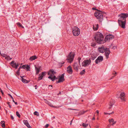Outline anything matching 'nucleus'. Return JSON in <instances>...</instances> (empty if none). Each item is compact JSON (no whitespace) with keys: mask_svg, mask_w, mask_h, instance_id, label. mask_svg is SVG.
<instances>
[{"mask_svg":"<svg viewBox=\"0 0 128 128\" xmlns=\"http://www.w3.org/2000/svg\"><path fill=\"white\" fill-rule=\"evenodd\" d=\"M5 84L6 85V86L7 88H8L7 84L6 83H5Z\"/></svg>","mask_w":128,"mask_h":128,"instance_id":"60","label":"nucleus"},{"mask_svg":"<svg viewBox=\"0 0 128 128\" xmlns=\"http://www.w3.org/2000/svg\"><path fill=\"white\" fill-rule=\"evenodd\" d=\"M2 127L3 128H4L5 127V124H3L2 125Z\"/></svg>","mask_w":128,"mask_h":128,"instance_id":"47","label":"nucleus"},{"mask_svg":"<svg viewBox=\"0 0 128 128\" xmlns=\"http://www.w3.org/2000/svg\"><path fill=\"white\" fill-rule=\"evenodd\" d=\"M92 9L93 10H98L97 9H96V8H92Z\"/></svg>","mask_w":128,"mask_h":128,"instance_id":"56","label":"nucleus"},{"mask_svg":"<svg viewBox=\"0 0 128 128\" xmlns=\"http://www.w3.org/2000/svg\"><path fill=\"white\" fill-rule=\"evenodd\" d=\"M86 112H87V111L84 112V113H85Z\"/></svg>","mask_w":128,"mask_h":128,"instance_id":"64","label":"nucleus"},{"mask_svg":"<svg viewBox=\"0 0 128 128\" xmlns=\"http://www.w3.org/2000/svg\"><path fill=\"white\" fill-rule=\"evenodd\" d=\"M95 117H94H94L93 118H92V120H95Z\"/></svg>","mask_w":128,"mask_h":128,"instance_id":"58","label":"nucleus"},{"mask_svg":"<svg viewBox=\"0 0 128 128\" xmlns=\"http://www.w3.org/2000/svg\"><path fill=\"white\" fill-rule=\"evenodd\" d=\"M116 122V121H114L112 122L113 123L112 124V125L113 126L114 124H115Z\"/></svg>","mask_w":128,"mask_h":128,"instance_id":"39","label":"nucleus"},{"mask_svg":"<svg viewBox=\"0 0 128 128\" xmlns=\"http://www.w3.org/2000/svg\"><path fill=\"white\" fill-rule=\"evenodd\" d=\"M12 100L13 102L15 103V104H16V105L17 104H17V102H15V101L14 100V99H12Z\"/></svg>","mask_w":128,"mask_h":128,"instance_id":"46","label":"nucleus"},{"mask_svg":"<svg viewBox=\"0 0 128 128\" xmlns=\"http://www.w3.org/2000/svg\"><path fill=\"white\" fill-rule=\"evenodd\" d=\"M58 79V78L56 77L55 76H53V77H52V78L51 79V80L52 81H53L54 80Z\"/></svg>","mask_w":128,"mask_h":128,"instance_id":"30","label":"nucleus"},{"mask_svg":"<svg viewBox=\"0 0 128 128\" xmlns=\"http://www.w3.org/2000/svg\"><path fill=\"white\" fill-rule=\"evenodd\" d=\"M35 70L36 71V75H38L39 73L40 69V67H38L36 66H35Z\"/></svg>","mask_w":128,"mask_h":128,"instance_id":"19","label":"nucleus"},{"mask_svg":"<svg viewBox=\"0 0 128 128\" xmlns=\"http://www.w3.org/2000/svg\"><path fill=\"white\" fill-rule=\"evenodd\" d=\"M68 110H77L76 109H72V108H68Z\"/></svg>","mask_w":128,"mask_h":128,"instance_id":"44","label":"nucleus"},{"mask_svg":"<svg viewBox=\"0 0 128 128\" xmlns=\"http://www.w3.org/2000/svg\"><path fill=\"white\" fill-rule=\"evenodd\" d=\"M114 112H112L111 113H110L109 114H114Z\"/></svg>","mask_w":128,"mask_h":128,"instance_id":"54","label":"nucleus"},{"mask_svg":"<svg viewBox=\"0 0 128 128\" xmlns=\"http://www.w3.org/2000/svg\"><path fill=\"white\" fill-rule=\"evenodd\" d=\"M125 94L124 92H122L120 95V98L121 99L122 102L126 101V100L125 98Z\"/></svg>","mask_w":128,"mask_h":128,"instance_id":"10","label":"nucleus"},{"mask_svg":"<svg viewBox=\"0 0 128 128\" xmlns=\"http://www.w3.org/2000/svg\"><path fill=\"white\" fill-rule=\"evenodd\" d=\"M64 63V62H63L62 63V64H63Z\"/></svg>","mask_w":128,"mask_h":128,"instance_id":"62","label":"nucleus"},{"mask_svg":"<svg viewBox=\"0 0 128 128\" xmlns=\"http://www.w3.org/2000/svg\"><path fill=\"white\" fill-rule=\"evenodd\" d=\"M23 122H24V124L28 128H30V126L27 120H23Z\"/></svg>","mask_w":128,"mask_h":128,"instance_id":"21","label":"nucleus"},{"mask_svg":"<svg viewBox=\"0 0 128 128\" xmlns=\"http://www.w3.org/2000/svg\"><path fill=\"white\" fill-rule=\"evenodd\" d=\"M98 28V24L95 25L93 26V28L94 30H97Z\"/></svg>","mask_w":128,"mask_h":128,"instance_id":"23","label":"nucleus"},{"mask_svg":"<svg viewBox=\"0 0 128 128\" xmlns=\"http://www.w3.org/2000/svg\"><path fill=\"white\" fill-rule=\"evenodd\" d=\"M120 18L118 20L119 25L122 28H124L126 22V18L128 17V14L122 13L118 15Z\"/></svg>","mask_w":128,"mask_h":128,"instance_id":"1","label":"nucleus"},{"mask_svg":"<svg viewBox=\"0 0 128 128\" xmlns=\"http://www.w3.org/2000/svg\"><path fill=\"white\" fill-rule=\"evenodd\" d=\"M96 128H99V126H96Z\"/></svg>","mask_w":128,"mask_h":128,"instance_id":"59","label":"nucleus"},{"mask_svg":"<svg viewBox=\"0 0 128 128\" xmlns=\"http://www.w3.org/2000/svg\"><path fill=\"white\" fill-rule=\"evenodd\" d=\"M117 74L116 72L115 71H114L112 73L113 74Z\"/></svg>","mask_w":128,"mask_h":128,"instance_id":"50","label":"nucleus"},{"mask_svg":"<svg viewBox=\"0 0 128 128\" xmlns=\"http://www.w3.org/2000/svg\"><path fill=\"white\" fill-rule=\"evenodd\" d=\"M72 121H73V120H71L70 121V125H72Z\"/></svg>","mask_w":128,"mask_h":128,"instance_id":"53","label":"nucleus"},{"mask_svg":"<svg viewBox=\"0 0 128 128\" xmlns=\"http://www.w3.org/2000/svg\"><path fill=\"white\" fill-rule=\"evenodd\" d=\"M96 45V44L94 42H92L91 44V46H94Z\"/></svg>","mask_w":128,"mask_h":128,"instance_id":"38","label":"nucleus"},{"mask_svg":"<svg viewBox=\"0 0 128 128\" xmlns=\"http://www.w3.org/2000/svg\"><path fill=\"white\" fill-rule=\"evenodd\" d=\"M114 36L112 34H109L107 35L105 37L104 40L105 42L109 41L114 38Z\"/></svg>","mask_w":128,"mask_h":128,"instance_id":"8","label":"nucleus"},{"mask_svg":"<svg viewBox=\"0 0 128 128\" xmlns=\"http://www.w3.org/2000/svg\"><path fill=\"white\" fill-rule=\"evenodd\" d=\"M73 66L74 70L77 72H78V68L79 67L78 64L76 62H74V64Z\"/></svg>","mask_w":128,"mask_h":128,"instance_id":"14","label":"nucleus"},{"mask_svg":"<svg viewBox=\"0 0 128 128\" xmlns=\"http://www.w3.org/2000/svg\"><path fill=\"white\" fill-rule=\"evenodd\" d=\"M19 72L20 71H17L16 72V73L18 76H19L20 75V73Z\"/></svg>","mask_w":128,"mask_h":128,"instance_id":"45","label":"nucleus"},{"mask_svg":"<svg viewBox=\"0 0 128 128\" xmlns=\"http://www.w3.org/2000/svg\"><path fill=\"white\" fill-rule=\"evenodd\" d=\"M67 72L70 74H72L73 72L72 68L70 66L67 67Z\"/></svg>","mask_w":128,"mask_h":128,"instance_id":"16","label":"nucleus"},{"mask_svg":"<svg viewBox=\"0 0 128 128\" xmlns=\"http://www.w3.org/2000/svg\"><path fill=\"white\" fill-rule=\"evenodd\" d=\"M6 113H7V111L6 110Z\"/></svg>","mask_w":128,"mask_h":128,"instance_id":"63","label":"nucleus"},{"mask_svg":"<svg viewBox=\"0 0 128 128\" xmlns=\"http://www.w3.org/2000/svg\"><path fill=\"white\" fill-rule=\"evenodd\" d=\"M10 65L13 68L16 69L17 68L19 64L17 63L14 62V61H12L10 63Z\"/></svg>","mask_w":128,"mask_h":128,"instance_id":"9","label":"nucleus"},{"mask_svg":"<svg viewBox=\"0 0 128 128\" xmlns=\"http://www.w3.org/2000/svg\"><path fill=\"white\" fill-rule=\"evenodd\" d=\"M108 49V48H104V47L103 46L98 48V50L100 52L102 53H104Z\"/></svg>","mask_w":128,"mask_h":128,"instance_id":"11","label":"nucleus"},{"mask_svg":"<svg viewBox=\"0 0 128 128\" xmlns=\"http://www.w3.org/2000/svg\"><path fill=\"white\" fill-rule=\"evenodd\" d=\"M99 12H96L94 14V15L96 16V17L98 18L99 21L100 22L102 21L103 20V14L100 12H102L100 11H98Z\"/></svg>","mask_w":128,"mask_h":128,"instance_id":"4","label":"nucleus"},{"mask_svg":"<svg viewBox=\"0 0 128 128\" xmlns=\"http://www.w3.org/2000/svg\"><path fill=\"white\" fill-rule=\"evenodd\" d=\"M5 58L8 60H10L12 59V58H10L9 56H8L7 55L6 56Z\"/></svg>","mask_w":128,"mask_h":128,"instance_id":"26","label":"nucleus"},{"mask_svg":"<svg viewBox=\"0 0 128 128\" xmlns=\"http://www.w3.org/2000/svg\"><path fill=\"white\" fill-rule=\"evenodd\" d=\"M34 114L35 115H36L37 116H38L39 115L38 113L36 111L34 112Z\"/></svg>","mask_w":128,"mask_h":128,"instance_id":"33","label":"nucleus"},{"mask_svg":"<svg viewBox=\"0 0 128 128\" xmlns=\"http://www.w3.org/2000/svg\"><path fill=\"white\" fill-rule=\"evenodd\" d=\"M72 32L74 36H77L80 34V29L77 27L75 26L72 28Z\"/></svg>","mask_w":128,"mask_h":128,"instance_id":"5","label":"nucleus"},{"mask_svg":"<svg viewBox=\"0 0 128 128\" xmlns=\"http://www.w3.org/2000/svg\"><path fill=\"white\" fill-rule=\"evenodd\" d=\"M49 126V124H46L45 126V127L46 128H47L48 127V126Z\"/></svg>","mask_w":128,"mask_h":128,"instance_id":"49","label":"nucleus"},{"mask_svg":"<svg viewBox=\"0 0 128 128\" xmlns=\"http://www.w3.org/2000/svg\"><path fill=\"white\" fill-rule=\"evenodd\" d=\"M16 24L18 26H19L22 27V28H24V27L22 26V24L19 22H18Z\"/></svg>","mask_w":128,"mask_h":128,"instance_id":"28","label":"nucleus"},{"mask_svg":"<svg viewBox=\"0 0 128 128\" xmlns=\"http://www.w3.org/2000/svg\"><path fill=\"white\" fill-rule=\"evenodd\" d=\"M26 68L27 70V71H30V67L28 65H26Z\"/></svg>","mask_w":128,"mask_h":128,"instance_id":"27","label":"nucleus"},{"mask_svg":"<svg viewBox=\"0 0 128 128\" xmlns=\"http://www.w3.org/2000/svg\"><path fill=\"white\" fill-rule=\"evenodd\" d=\"M21 68V66H20L19 68L18 69V71H20V68Z\"/></svg>","mask_w":128,"mask_h":128,"instance_id":"51","label":"nucleus"},{"mask_svg":"<svg viewBox=\"0 0 128 128\" xmlns=\"http://www.w3.org/2000/svg\"><path fill=\"white\" fill-rule=\"evenodd\" d=\"M108 114V113H106L105 112H104V114L105 115Z\"/></svg>","mask_w":128,"mask_h":128,"instance_id":"55","label":"nucleus"},{"mask_svg":"<svg viewBox=\"0 0 128 128\" xmlns=\"http://www.w3.org/2000/svg\"><path fill=\"white\" fill-rule=\"evenodd\" d=\"M11 119L13 120H14V118L13 117V116H12V115H11Z\"/></svg>","mask_w":128,"mask_h":128,"instance_id":"43","label":"nucleus"},{"mask_svg":"<svg viewBox=\"0 0 128 128\" xmlns=\"http://www.w3.org/2000/svg\"><path fill=\"white\" fill-rule=\"evenodd\" d=\"M45 102L48 104L49 106H50L54 107V106H53L52 104L50 103V102L48 101V100H46L45 101Z\"/></svg>","mask_w":128,"mask_h":128,"instance_id":"25","label":"nucleus"},{"mask_svg":"<svg viewBox=\"0 0 128 128\" xmlns=\"http://www.w3.org/2000/svg\"><path fill=\"white\" fill-rule=\"evenodd\" d=\"M26 65H23L21 67V68H22L23 69H24L26 68Z\"/></svg>","mask_w":128,"mask_h":128,"instance_id":"36","label":"nucleus"},{"mask_svg":"<svg viewBox=\"0 0 128 128\" xmlns=\"http://www.w3.org/2000/svg\"><path fill=\"white\" fill-rule=\"evenodd\" d=\"M64 73L62 74L61 76H60V77L59 78L58 80V81H56V84H58L60 82H63L65 80L64 77Z\"/></svg>","mask_w":128,"mask_h":128,"instance_id":"7","label":"nucleus"},{"mask_svg":"<svg viewBox=\"0 0 128 128\" xmlns=\"http://www.w3.org/2000/svg\"><path fill=\"white\" fill-rule=\"evenodd\" d=\"M16 116L18 117V118H20V114H19L18 112V111H16Z\"/></svg>","mask_w":128,"mask_h":128,"instance_id":"35","label":"nucleus"},{"mask_svg":"<svg viewBox=\"0 0 128 128\" xmlns=\"http://www.w3.org/2000/svg\"><path fill=\"white\" fill-rule=\"evenodd\" d=\"M0 92H1V93H2V95H3L4 94V92H3V91H2V90H1V91H0Z\"/></svg>","mask_w":128,"mask_h":128,"instance_id":"52","label":"nucleus"},{"mask_svg":"<svg viewBox=\"0 0 128 128\" xmlns=\"http://www.w3.org/2000/svg\"><path fill=\"white\" fill-rule=\"evenodd\" d=\"M10 102H7V104H8V106H9L10 108H11V106L10 104Z\"/></svg>","mask_w":128,"mask_h":128,"instance_id":"40","label":"nucleus"},{"mask_svg":"<svg viewBox=\"0 0 128 128\" xmlns=\"http://www.w3.org/2000/svg\"><path fill=\"white\" fill-rule=\"evenodd\" d=\"M50 76L48 77V78L49 79L51 80V79L52 78V77H51L52 76H51V75H50Z\"/></svg>","mask_w":128,"mask_h":128,"instance_id":"48","label":"nucleus"},{"mask_svg":"<svg viewBox=\"0 0 128 128\" xmlns=\"http://www.w3.org/2000/svg\"><path fill=\"white\" fill-rule=\"evenodd\" d=\"M85 70H84L80 72V74L81 75H82L84 74L85 73Z\"/></svg>","mask_w":128,"mask_h":128,"instance_id":"29","label":"nucleus"},{"mask_svg":"<svg viewBox=\"0 0 128 128\" xmlns=\"http://www.w3.org/2000/svg\"><path fill=\"white\" fill-rule=\"evenodd\" d=\"M82 126L84 128H86L88 126V124H86L85 123H83L82 124Z\"/></svg>","mask_w":128,"mask_h":128,"instance_id":"34","label":"nucleus"},{"mask_svg":"<svg viewBox=\"0 0 128 128\" xmlns=\"http://www.w3.org/2000/svg\"><path fill=\"white\" fill-rule=\"evenodd\" d=\"M103 60V57L102 56H99L95 61L96 64H98V62H102Z\"/></svg>","mask_w":128,"mask_h":128,"instance_id":"12","label":"nucleus"},{"mask_svg":"<svg viewBox=\"0 0 128 128\" xmlns=\"http://www.w3.org/2000/svg\"><path fill=\"white\" fill-rule=\"evenodd\" d=\"M8 95L10 96V97H11V98L12 99H14L13 98V97L10 94H8Z\"/></svg>","mask_w":128,"mask_h":128,"instance_id":"42","label":"nucleus"},{"mask_svg":"<svg viewBox=\"0 0 128 128\" xmlns=\"http://www.w3.org/2000/svg\"><path fill=\"white\" fill-rule=\"evenodd\" d=\"M46 72H42L41 73L39 74V77L38 78V80H42L44 76L46 75Z\"/></svg>","mask_w":128,"mask_h":128,"instance_id":"13","label":"nucleus"},{"mask_svg":"<svg viewBox=\"0 0 128 128\" xmlns=\"http://www.w3.org/2000/svg\"><path fill=\"white\" fill-rule=\"evenodd\" d=\"M49 86H51V87H52V85H49Z\"/></svg>","mask_w":128,"mask_h":128,"instance_id":"61","label":"nucleus"},{"mask_svg":"<svg viewBox=\"0 0 128 128\" xmlns=\"http://www.w3.org/2000/svg\"><path fill=\"white\" fill-rule=\"evenodd\" d=\"M56 72L53 69L50 70L48 72V75H51V76H53Z\"/></svg>","mask_w":128,"mask_h":128,"instance_id":"15","label":"nucleus"},{"mask_svg":"<svg viewBox=\"0 0 128 128\" xmlns=\"http://www.w3.org/2000/svg\"><path fill=\"white\" fill-rule=\"evenodd\" d=\"M22 81L24 83H28L30 82V81L28 80L23 78H22Z\"/></svg>","mask_w":128,"mask_h":128,"instance_id":"24","label":"nucleus"},{"mask_svg":"<svg viewBox=\"0 0 128 128\" xmlns=\"http://www.w3.org/2000/svg\"><path fill=\"white\" fill-rule=\"evenodd\" d=\"M96 113L98 114H99V111L98 110H96Z\"/></svg>","mask_w":128,"mask_h":128,"instance_id":"57","label":"nucleus"},{"mask_svg":"<svg viewBox=\"0 0 128 128\" xmlns=\"http://www.w3.org/2000/svg\"><path fill=\"white\" fill-rule=\"evenodd\" d=\"M115 103V100H112L110 101L109 104V105L110 106L109 108L110 109L112 107L113 105Z\"/></svg>","mask_w":128,"mask_h":128,"instance_id":"18","label":"nucleus"},{"mask_svg":"<svg viewBox=\"0 0 128 128\" xmlns=\"http://www.w3.org/2000/svg\"><path fill=\"white\" fill-rule=\"evenodd\" d=\"M91 63V60L90 58L88 60H84L82 63V66L86 67L88 66Z\"/></svg>","mask_w":128,"mask_h":128,"instance_id":"6","label":"nucleus"},{"mask_svg":"<svg viewBox=\"0 0 128 128\" xmlns=\"http://www.w3.org/2000/svg\"><path fill=\"white\" fill-rule=\"evenodd\" d=\"M104 54L106 56V59H108L109 58V55L110 54V51L109 50V49L108 48V49L105 52Z\"/></svg>","mask_w":128,"mask_h":128,"instance_id":"17","label":"nucleus"},{"mask_svg":"<svg viewBox=\"0 0 128 128\" xmlns=\"http://www.w3.org/2000/svg\"><path fill=\"white\" fill-rule=\"evenodd\" d=\"M7 55H6V54H2V56L3 57L5 58H6V57Z\"/></svg>","mask_w":128,"mask_h":128,"instance_id":"37","label":"nucleus"},{"mask_svg":"<svg viewBox=\"0 0 128 128\" xmlns=\"http://www.w3.org/2000/svg\"><path fill=\"white\" fill-rule=\"evenodd\" d=\"M94 39L96 42L98 43L102 44L103 43V40L104 37L102 34L99 32H96L95 34Z\"/></svg>","mask_w":128,"mask_h":128,"instance_id":"2","label":"nucleus"},{"mask_svg":"<svg viewBox=\"0 0 128 128\" xmlns=\"http://www.w3.org/2000/svg\"><path fill=\"white\" fill-rule=\"evenodd\" d=\"M81 59V58L80 57H79L78 59V60L80 65V61Z\"/></svg>","mask_w":128,"mask_h":128,"instance_id":"32","label":"nucleus"},{"mask_svg":"<svg viewBox=\"0 0 128 128\" xmlns=\"http://www.w3.org/2000/svg\"><path fill=\"white\" fill-rule=\"evenodd\" d=\"M108 121H109V122L110 123L112 122H114V119L112 118L111 119H109L108 120Z\"/></svg>","mask_w":128,"mask_h":128,"instance_id":"31","label":"nucleus"},{"mask_svg":"<svg viewBox=\"0 0 128 128\" xmlns=\"http://www.w3.org/2000/svg\"><path fill=\"white\" fill-rule=\"evenodd\" d=\"M75 53L72 52H70L68 55L67 56L66 60H68V62L71 63L74 60V57Z\"/></svg>","mask_w":128,"mask_h":128,"instance_id":"3","label":"nucleus"},{"mask_svg":"<svg viewBox=\"0 0 128 128\" xmlns=\"http://www.w3.org/2000/svg\"><path fill=\"white\" fill-rule=\"evenodd\" d=\"M97 56L96 54H92L91 56V58H90L92 60H94L97 57Z\"/></svg>","mask_w":128,"mask_h":128,"instance_id":"20","label":"nucleus"},{"mask_svg":"<svg viewBox=\"0 0 128 128\" xmlns=\"http://www.w3.org/2000/svg\"><path fill=\"white\" fill-rule=\"evenodd\" d=\"M37 58V57H36V56H31L29 58V60L31 61H32L33 60L36 59Z\"/></svg>","mask_w":128,"mask_h":128,"instance_id":"22","label":"nucleus"},{"mask_svg":"<svg viewBox=\"0 0 128 128\" xmlns=\"http://www.w3.org/2000/svg\"><path fill=\"white\" fill-rule=\"evenodd\" d=\"M1 124L2 125L3 124H5V122L4 121H2L0 122Z\"/></svg>","mask_w":128,"mask_h":128,"instance_id":"41","label":"nucleus"}]
</instances>
